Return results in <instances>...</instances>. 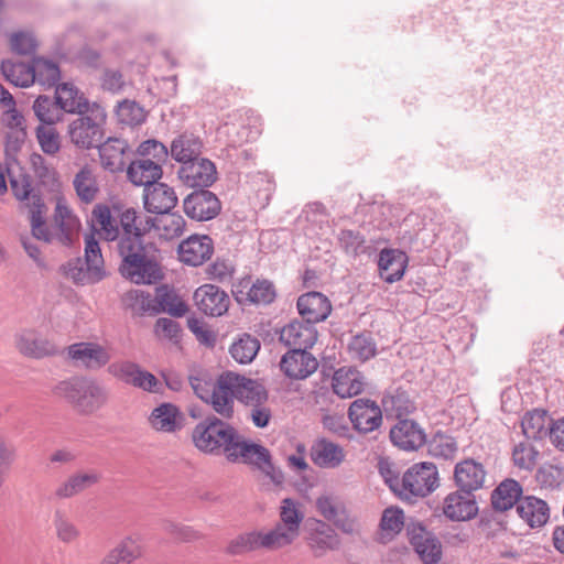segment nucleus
<instances>
[{
    "instance_id": "nucleus-1",
    "label": "nucleus",
    "mask_w": 564,
    "mask_h": 564,
    "mask_svg": "<svg viewBox=\"0 0 564 564\" xmlns=\"http://www.w3.org/2000/svg\"><path fill=\"white\" fill-rule=\"evenodd\" d=\"M93 217L99 225V236L109 242H116V250L122 260L145 251V228L138 223V212L131 207L98 204L93 209Z\"/></svg>"
},
{
    "instance_id": "nucleus-2",
    "label": "nucleus",
    "mask_w": 564,
    "mask_h": 564,
    "mask_svg": "<svg viewBox=\"0 0 564 564\" xmlns=\"http://www.w3.org/2000/svg\"><path fill=\"white\" fill-rule=\"evenodd\" d=\"M192 442L199 452L215 456L224 455L230 463H239L242 456L250 452L252 443L234 425L216 415H208L195 425Z\"/></svg>"
},
{
    "instance_id": "nucleus-3",
    "label": "nucleus",
    "mask_w": 564,
    "mask_h": 564,
    "mask_svg": "<svg viewBox=\"0 0 564 564\" xmlns=\"http://www.w3.org/2000/svg\"><path fill=\"white\" fill-rule=\"evenodd\" d=\"M54 393L65 399L79 414L90 415L108 401L105 387L87 377H73L58 382Z\"/></svg>"
},
{
    "instance_id": "nucleus-4",
    "label": "nucleus",
    "mask_w": 564,
    "mask_h": 564,
    "mask_svg": "<svg viewBox=\"0 0 564 564\" xmlns=\"http://www.w3.org/2000/svg\"><path fill=\"white\" fill-rule=\"evenodd\" d=\"M106 111L98 104L94 102L84 115H78L68 124L70 142L78 149L89 150L99 145L104 139V124Z\"/></svg>"
},
{
    "instance_id": "nucleus-5",
    "label": "nucleus",
    "mask_w": 564,
    "mask_h": 564,
    "mask_svg": "<svg viewBox=\"0 0 564 564\" xmlns=\"http://www.w3.org/2000/svg\"><path fill=\"white\" fill-rule=\"evenodd\" d=\"M438 487V471L430 462L412 465L401 477L399 498L415 501L432 494Z\"/></svg>"
},
{
    "instance_id": "nucleus-6",
    "label": "nucleus",
    "mask_w": 564,
    "mask_h": 564,
    "mask_svg": "<svg viewBox=\"0 0 564 564\" xmlns=\"http://www.w3.org/2000/svg\"><path fill=\"white\" fill-rule=\"evenodd\" d=\"M280 521L270 530L280 549L292 544L300 535L301 523L304 519L299 505L291 498H285L281 502Z\"/></svg>"
},
{
    "instance_id": "nucleus-7",
    "label": "nucleus",
    "mask_w": 564,
    "mask_h": 564,
    "mask_svg": "<svg viewBox=\"0 0 564 564\" xmlns=\"http://www.w3.org/2000/svg\"><path fill=\"white\" fill-rule=\"evenodd\" d=\"M409 542L423 564H437L442 558V543L422 523L411 521L405 525Z\"/></svg>"
},
{
    "instance_id": "nucleus-8",
    "label": "nucleus",
    "mask_w": 564,
    "mask_h": 564,
    "mask_svg": "<svg viewBox=\"0 0 564 564\" xmlns=\"http://www.w3.org/2000/svg\"><path fill=\"white\" fill-rule=\"evenodd\" d=\"M306 543L315 557L340 549L341 540L336 530L326 521L308 519L306 522Z\"/></svg>"
},
{
    "instance_id": "nucleus-9",
    "label": "nucleus",
    "mask_w": 564,
    "mask_h": 564,
    "mask_svg": "<svg viewBox=\"0 0 564 564\" xmlns=\"http://www.w3.org/2000/svg\"><path fill=\"white\" fill-rule=\"evenodd\" d=\"M184 213L193 220L214 219L221 210V203L216 194L207 188L194 189L183 200Z\"/></svg>"
},
{
    "instance_id": "nucleus-10",
    "label": "nucleus",
    "mask_w": 564,
    "mask_h": 564,
    "mask_svg": "<svg viewBox=\"0 0 564 564\" xmlns=\"http://www.w3.org/2000/svg\"><path fill=\"white\" fill-rule=\"evenodd\" d=\"M119 271L123 278L135 284H152L162 279L159 264L149 259L145 251L122 260Z\"/></svg>"
},
{
    "instance_id": "nucleus-11",
    "label": "nucleus",
    "mask_w": 564,
    "mask_h": 564,
    "mask_svg": "<svg viewBox=\"0 0 564 564\" xmlns=\"http://www.w3.org/2000/svg\"><path fill=\"white\" fill-rule=\"evenodd\" d=\"M348 417L356 431L367 434L381 426L382 409L371 399L359 398L349 405Z\"/></svg>"
},
{
    "instance_id": "nucleus-12",
    "label": "nucleus",
    "mask_w": 564,
    "mask_h": 564,
    "mask_svg": "<svg viewBox=\"0 0 564 564\" xmlns=\"http://www.w3.org/2000/svg\"><path fill=\"white\" fill-rule=\"evenodd\" d=\"M237 381V373L225 372L218 377L213 384L212 394L207 401L213 410L226 420L234 415L235 399V382Z\"/></svg>"
},
{
    "instance_id": "nucleus-13",
    "label": "nucleus",
    "mask_w": 564,
    "mask_h": 564,
    "mask_svg": "<svg viewBox=\"0 0 564 564\" xmlns=\"http://www.w3.org/2000/svg\"><path fill=\"white\" fill-rule=\"evenodd\" d=\"M67 356L76 365L88 370H98L111 359L108 349L95 341H80L68 346Z\"/></svg>"
},
{
    "instance_id": "nucleus-14",
    "label": "nucleus",
    "mask_w": 564,
    "mask_h": 564,
    "mask_svg": "<svg viewBox=\"0 0 564 564\" xmlns=\"http://www.w3.org/2000/svg\"><path fill=\"white\" fill-rule=\"evenodd\" d=\"M177 174L186 186L197 189L208 188L217 180L216 165L205 158L185 163L180 167Z\"/></svg>"
},
{
    "instance_id": "nucleus-15",
    "label": "nucleus",
    "mask_w": 564,
    "mask_h": 564,
    "mask_svg": "<svg viewBox=\"0 0 564 564\" xmlns=\"http://www.w3.org/2000/svg\"><path fill=\"white\" fill-rule=\"evenodd\" d=\"M315 507L326 521L332 522L343 533H356V521L350 518L344 503L337 498L328 495L319 496L315 501Z\"/></svg>"
},
{
    "instance_id": "nucleus-16",
    "label": "nucleus",
    "mask_w": 564,
    "mask_h": 564,
    "mask_svg": "<svg viewBox=\"0 0 564 564\" xmlns=\"http://www.w3.org/2000/svg\"><path fill=\"white\" fill-rule=\"evenodd\" d=\"M281 371L290 379L303 380L318 368L317 359L304 349H290L280 361Z\"/></svg>"
},
{
    "instance_id": "nucleus-17",
    "label": "nucleus",
    "mask_w": 564,
    "mask_h": 564,
    "mask_svg": "<svg viewBox=\"0 0 564 564\" xmlns=\"http://www.w3.org/2000/svg\"><path fill=\"white\" fill-rule=\"evenodd\" d=\"M197 308L207 316L218 317L227 313L230 304L228 294L214 284L200 285L194 292Z\"/></svg>"
},
{
    "instance_id": "nucleus-18",
    "label": "nucleus",
    "mask_w": 564,
    "mask_h": 564,
    "mask_svg": "<svg viewBox=\"0 0 564 564\" xmlns=\"http://www.w3.org/2000/svg\"><path fill=\"white\" fill-rule=\"evenodd\" d=\"M317 336L315 324L292 321L281 329L279 339L290 349L308 350L315 345Z\"/></svg>"
},
{
    "instance_id": "nucleus-19",
    "label": "nucleus",
    "mask_w": 564,
    "mask_h": 564,
    "mask_svg": "<svg viewBox=\"0 0 564 564\" xmlns=\"http://www.w3.org/2000/svg\"><path fill=\"white\" fill-rule=\"evenodd\" d=\"M390 440L400 449L412 452L425 444L426 434L414 420L401 419L391 427Z\"/></svg>"
},
{
    "instance_id": "nucleus-20",
    "label": "nucleus",
    "mask_w": 564,
    "mask_h": 564,
    "mask_svg": "<svg viewBox=\"0 0 564 564\" xmlns=\"http://www.w3.org/2000/svg\"><path fill=\"white\" fill-rule=\"evenodd\" d=\"M232 293L239 303L248 302L257 305H269L276 297L273 282L267 279H258L251 285L249 280H242Z\"/></svg>"
},
{
    "instance_id": "nucleus-21",
    "label": "nucleus",
    "mask_w": 564,
    "mask_h": 564,
    "mask_svg": "<svg viewBox=\"0 0 564 564\" xmlns=\"http://www.w3.org/2000/svg\"><path fill=\"white\" fill-rule=\"evenodd\" d=\"M15 347L25 357L42 359L58 352L57 347L34 329H22L14 336Z\"/></svg>"
},
{
    "instance_id": "nucleus-22",
    "label": "nucleus",
    "mask_w": 564,
    "mask_h": 564,
    "mask_svg": "<svg viewBox=\"0 0 564 564\" xmlns=\"http://www.w3.org/2000/svg\"><path fill=\"white\" fill-rule=\"evenodd\" d=\"M487 471L484 465L473 458H466L456 464L454 481L465 494H473L484 487Z\"/></svg>"
},
{
    "instance_id": "nucleus-23",
    "label": "nucleus",
    "mask_w": 564,
    "mask_h": 564,
    "mask_svg": "<svg viewBox=\"0 0 564 564\" xmlns=\"http://www.w3.org/2000/svg\"><path fill=\"white\" fill-rule=\"evenodd\" d=\"M143 204L151 214H169L177 204L174 188L167 184L156 182L143 191Z\"/></svg>"
},
{
    "instance_id": "nucleus-24",
    "label": "nucleus",
    "mask_w": 564,
    "mask_h": 564,
    "mask_svg": "<svg viewBox=\"0 0 564 564\" xmlns=\"http://www.w3.org/2000/svg\"><path fill=\"white\" fill-rule=\"evenodd\" d=\"M214 252L210 237L193 235L178 246V257L182 262L197 267L207 261Z\"/></svg>"
},
{
    "instance_id": "nucleus-25",
    "label": "nucleus",
    "mask_w": 564,
    "mask_h": 564,
    "mask_svg": "<svg viewBox=\"0 0 564 564\" xmlns=\"http://www.w3.org/2000/svg\"><path fill=\"white\" fill-rule=\"evenodd\" d=\"M296 307L302 318L313 324L325 321L332 312L328 297L316 291L302 294L297 299Z\"/></svg>"
},
{
    "instance_id": "nucleus-26",
    "label": "nucleus",
    "mask_w": 564,
    "mask_h": 564,
    "mask_svg": "<svg viewBox=\"0 0 564 564\" xmlns=\"http://www.w3.org/2000/svg\"><path fill=\"white\" fill-rule=\"evenodd\" d=\"M259 549L269 551L280 550L270 531H251L240 534L236 539L231 540L227 546V552L231 555H239Z\"/></svg>"
},
{
    "instance_id": "nucleus-27",
    "label": "nucleus",
    "mask_w": 564,
    "mask_h": 564,
    "mask_svg": "<svg viewBox=\"0 0 564 564\" xmlns=\"http://www.w3.org/2000/svg\"><path fill=\"white\" fill-rule=\"evenodd\" d=\"M444 514L453 521H466L475 518L478 507L473 494L451 492L443 503Z\"/></svg>"
},
{
    "instance_id": "nucleus-28",
    "label": "nucleus",
    "mask_w": 564,
    "mask_h": 564,
    "mask_svg": "<svg viewBox=\"0 0 564 564\" xmlns=\"http://www.w3.org/2000/svg\"><path fill=\"white\" fill-rule=\"evenodd\" d=\"M184 414L173 403H162L154 408L149 416L151 426L163 433H176L184 426Z\"/></svg>"
},
{
    "instance_id": "nucleus-29",
    "label": "nucleus",
    "mask_w": 564,
    "mask_h": 564,
    "mask_svg": "<svg viewBox=\"0 0 564 564\" xmlns=\"http://www.w3.org/2000/svg\"><path fill=\"white\" fill-rule=\"evenodd\" d=\"M382 409L387 414L394 415L398 420L406 416L416 410L415 402L409 392L402 387H389L381 399Z\"/></svg>"
},
{
    "instance_id": "nucleus-30",
    "label": "nucleus",
    "mask_w": 564,
    "mask_h": 564,
    "mask_svg": "<svg viewBox=\"0 0 564 564\" xmlns=\"http://www.w3.org/2000/svg\"><path fill=\"white\" fill-rule=\"evenodd\" d=\"M162 165L150 158L142 156L127 167V176L137 186L150 187L162 177Z\"/></svg>"
},
{
    "instance_id": "nucleus-31",
    "label": "nucleus",
    "mask_w": 564,
    "mask_h": 564,
    "mask_svg": "<svg viewBox=\"0 0 564 564\" xmlns=\"http://www.w3.org/2000/svg\"><path fill=\"white\" fill-rule=\"evenodd\" d=\"M408 257L394 249H383L379 253L378 268L380 278L387 283L400 281L405 272Z\"/></svg>"
},
{
    "instance_id": "nucleus-32",
    "label": "nucleus",
    "mask_w": 564,
    "mask_h": 564,
    "mask_svg": "<svg viewBox=\"0 0 564 564\" xmlns=\"http://www.w3.org/2000/svg\"><path fill=\"white\" fill-rule=\"evenodd\" d=\"M102 167L111 173L122 172L126 166L124 154L128 143L119 138H108L97 145Z\"/></svg>"
},
{
    "instance_id": "nucleus-33",
    "label": "nucleus",
    "mask_w": 564,
    "mask_h": 564,
    "mask_svg": "<svg viewBox=\"0 0 564 564\" xmlns=\"http://www.w3.org/2000/svg\"><path fill=\"white\" fill-rule=\"evenodd\" d=\"M251 447H253L254 449L251 448L250 452L247 453V455L242 456L239 463L252 465L256 468L260 469L275 485L283 484L284 474L279 467H275L273 465L271 460L270 451L264 446L253 442L251 443Z\"/></svg>"
},
{
    "instance_id": "nucleus-34",
    "label": "nucleus",
    "mask_w": 564,
    "mask_h": 564,
    "mask_svg": "<svg viewBox=\"0 0 564 564\" xmlns=\"http://www.w3.org/2000/svg\"><path fill=\"white\" fill-rule=\"evenodd\" d=\"M311 459L321 468H337L345 460V451L340 445L321 438L311 447Z\"/></svg>"
},
{
    "instance_id": "nucleus-35",
    "label": "nucleus",
    "mask_w": 564,
    "mask_h": 564,
    "mask_svg": "<svg viewBox=\"0 0 564 564\" xmlns=\"http://www.w3.org/2000/svg\"><path fill=\"white\" fill-rule=\"evenodd\" d=\"M520 518L531 528L544 525L550 518L547 503L534 496L523 497L517 505Z\"/></svg>"
},
{
    "instance_id": "nucleus-36",
    "label": "nucleus",
    "mask_w": 564,
    "mask_h": 564,
    "mask_svg": "<svg viewBox=\"0 0 564 564\" xmlns=\"http://www.w3.org/2000/svg\"><path fill=\"white\" fill-rule=\"evenodd\" d=\"M54 98L58 102L62 112L84 115L91 106L89 100L69 83L57 85Z\"/></svg>"
},
{
    "instance_id": "nucleus-37",
    "label": "nucleus",
    "mask_w": 564,
    "mask_h": 564,
    "mask_svg": "<svg viewBox=\"0 0 564 564\" xmlns=\"http://www.w3.org/2000/svg\"><path fill=\"white\" fill-rule=\"evenodd\" d=\"M365 377L356 369L340 368L333 377V390L340 398H351L365 389Z\"/></svg>"
},
{
    "instance_id": "nucleus-38",
    "label": "nucleus",
    "mask_w": 564,
    "mask_h": 564,
    "mask_svg": "<svg viewBox=\"0 0 564 564\" xmlns=\"http://www.w3.org/2000/svg\"><path fill=\"white\" fill-rule=\"evenodd\" d=\"M203 149V141L199 137L193 133H182L177 135L171 144L172 158L185 165V163L193 162L200 156Z\"/></svg>"
},
{
    "instance_id": "nucleus-39",
    "label": "nucleus",
    "mask_w": 564,
    "mask_h": 564,
    "mask_svg": "<svg viewBox=\"0 0 564 564\" xmlns=\"http://www.w3.org/2000/svg\"><path fill=\"white\" fill-rule=\"evenodd\" d=\"M522 487L514 479H505L491 494V506L496 511H507L522 499Z\"/></svg>"
},
{
    "instance_id": "nucleus-40",
    "label": "nucleus",
    "mask_w": 564,
    "mask_h": 564,
    "mask_svg": "<svg viewBox=\"0 0 564 564\" xmlns=\"http://www.w3.org/2000/svg\"><path fill=\"white\" fill-rule=\"evenodd\" d=\"M547 413L544 410H533L527 412L521 420L522 434L527 440L541 441L550 436V426Z\"/></svg>"
},
{
    "instance_id": "nucleus-41",
    "label": "nucleus",
    "mask_w": 564,
    "mask_h": 564,
    "mask_svg": "<svg viewBox=\"0 0 564 564\" xmlns=\"http://www.w3.org/2000/svg\"><path fill=\"white\" fill-rule=\"evenodd\" d=\"M235 392L237 399L247 405L263 404L268 400V392L260 382L240 375H237Z\"/></svg>"
},
{
    "instance_id": "nucleus-42",
    "label": "nucleus",
    "mask_w": 564,
    "mask_h": 564,
    "mask_svg": "<svg viewBox=\"0 0 564 564\" xmlns=\"http://www.w3.org/2000/svg\"><path fill=\"white\" fill-rule=\"evenodd\" d=\"M85 262L91 282H98L106 276L101 249L94 234L85 237Z\"/></svg>"
},
{
    "instance_id": "nucleus-43",
    "label": "nucleus",
    "mask_w": 564,
    "mask_h": 564,
    "mask_svg": "<svg viewBox=\"0 0 564 564\" xmlns=\"http://www.w3.org/2000/svg\"><path fill=\"white\" fill-rule=\"evenodd\" d=\"M141 555L142 547L139 541L126 538L107 553L100 564H131Z\"/></svg>"
},
{
    "instance_id": "nucleus-44",
    "label": "nucleus",
    "mask_w": 564,
    "mask_h": 564,
    "mask_svg": "<svg viewBox=\"0 0 564 564\" xmlns=\"http://www.w3.org/2000/svg\"><path fill=\"white\" fill-rule=\"evenodd\" d=\"M53 527L57 540L64 544H74L82 536L80 529L64 510L54 511Z\"/></svg>"
},
{
    "instance_id": "nucleus-45",
    "label": "nucleus",
    "mask_w": 564,
    "mask_h": 564,
    "mask_svg": "<svg viewBox=\"0 0 564 564\" xmlns=\"http://www.w3.org/2000/svg\"><path fill=\"white\" fill-rule=\"evenodd\" d=\"M32 109L40 124L54 126L63 118V112L54 97L40 95L33 102Z\"/></svg>"
},
{
    "instance_id": "nucleus-46",
    "label": "nucleus",
    "mask_w": 564,
    "mask_h": 564,
    "mask_svg": "<svg viewBox=\"0 0 564 564\" xmlns=\"http://www.w3.org/2000/svg\"><path fill=\"white\" fill-rule=\"evenodd\" d=\"M1 72L4 78L17 87H28L34 83L32 64L7 59L1 63Z\"/></svg>"
},
{
    "instance_id": "nucleus-47",
    "label": "nucleus",
    "mask_w": 564,
    "mask_h": 564,
    "mask_svg": "<svg viewBox=\"0 0 564 564\" xmlns=\"http://www.w3.org/2000/svg\"><path fill=\"white\" fill-rule=\"evenodd\" d=\"M123 303L137 315H154L160 312L156 299L141 290H131L123 296Z\"/></svg>"
},
{
    "instance_id": "nucleus-48",
    "label": "nucleus",
    "mask_w": 564,
    "mask_h": 564,
    "mask_svg": "<svg viewBox=\"0 0 564 564\" xmlns=\"http://www.w3.org/2000/svg\"><path fill=\"white\" fill-rule=\"evenodd\" d=\"M98 481L96 474H76L61 484L55 490V497L58 499L72 498L85 489L91 487Z\"/></svg>"
},
{
    "instance_id": "nucleus-49",
    "label": "nucleus",
    "mask_w": 564,
    "mask_h": 564,
    "mask_svg": "<svg viewBox=\"0 0 564 564\" xmlns=\"http://www.w3.org/2000/svg\"><path fill=\"white\" fill-rule=\"evenodd\" d=\"M32 73L34 74V83L37 82L48 88L57 86L61 79L58 65L43 57H36L32 61Z\"/></svg>"
},
{
    "instance_id": "nucleus-50",
    "label": "nucleus",
    "mask_w": 564,
    "mask_h": 564,
    "mask_svg": "<svg viewBox=\"0 0 564 564\" xmlns=\"http://www.w3.org/2000/svg\"><path fill=\"white\" fill-rule=\"evenodd\" d=\"M529 441L525 438V441L514 444L511 453L513 465L525 471H532L535 468L540 456L539 449Z\"/></svg>"
},
{
    "instance_id": "nucleus-51",
    "label": "nucleus",
    "mask_w": 564,
    "mask_h": 564,
    "mask_svg": "<svg viewBox=\"0 0 564 564\" xmlns=\"http://www.w3.org/2000/svg\"><path fill=\"white\" fill-rule=\"evenodd\" d=\"M44 209L45 205L42 202L40 195H33L32 205L30 207L32 237L44 242H51L52 235L43 217Z\"/></svg>"
},
{
    "instance_id": "nucleus-52",
    "label": "nucleus",
    "mask_w": 564,
    "mask_h": 564,
    "mask_svg": "<svg viewBox=\"0 0 564 564\" xmlns=\"http://www.w3.org/2000/svg\"><path fill=\"white\" fill-rule=\"evenodd\" d=\"M404 527V513L400 508H387L380 520L381 542L391 541Z\"/></svg>"
},
{
    "instance_id": "nucleus-53",
    "label": "nucleus",
    "mask_w": 564,
    "mask_h": 564,
    "mask_svg": "<svg viewBox=\"0 0 564 564\" xmlns=\"http://www.w3.org/2000/svg\"><path fill=\"white\" fill-rule=\"evenodd\" d=\"M74 188L79 199L86 204L91 203L98 193L95 177L88 166L82 167L73 181Z\"/></svg>"
},
{
    "instance_id": "nucleus-54",
    "label": "nucleus",
    "mask_w": 564,
    "mask_h": 564,
    "mask_svg": "<svg viewBox=\"0 0 564 564\" xmlns=\"http://www.w3.org/2000/svg\"><path fill=\"white\" fill-rule=\"evenodd\" d=\"M352 358L365 362L377 355V345L370 333L354 336L348 345Z\"/></svg>"
},
{
    "instance_id": "nucleus-55",
    "label": "nucleus",
    "mask_w": 564,
    "mask_h": 564,
    "mask_svg": "<svg viewBox=\"0 0 564 564\" xmlns=\"http://www.w3.org/2000/svg\"><path fill=\"white\" fill-rule=\"evenodd\" d=\"M260 349V341L251 335L245 334L239 340L230 346L231 357L239 364H249L257 356Z\"/></svg>"
},
{
    "instance_id": "nucleus-56",
    "label": "nucleus",
    "mask_w": 564,
    "mask_h": 564,
    "mask_svg": "<svg viewBox=\"0 0 564 564\" xmlns=\"http://www.w3.org/2000/svg\"><path fill=\"white\" fill-rule=\"evenodd\" d=\"M37 143L46 155H56L62 148V138L54 126L39 124L35 128Z\"/></svg>"
},
{
    "instance_id": "nucleus-57",
    "label": "nucleus",
    "mask_w": 564,
    "mask_h": 564,
    "mask_svg": "<svg viewBox=\"0 0 564 564\" xmlns=\"http://www.w3.org/2000/svg\"><path fill=\"white\" fill-rule=\"evenodd\" d=\"M158 308L166 312L174 317H182L186 314L188 307L186 303L172 290L162 288L156 297Z\"/></svg>"
},
{
    "instance_id": "nucleus-58",
    "label": "nucleus",
    "mask_w": 564,
    "mask_h": 564,
    "mask_svg": "<svg viewBox=\"0 0 564 564\" xmlns=\"http://www.w3.org/2000/svg\"><path fill=\"white\" fill-rule=\"evenodd\" d=\"M117 116L121 123L138 126L145 121L143 108L135 101L123 100L117 107Z\"/></svg>"
},
{
    "instance_id": "nucleus-59",
    "label": "nucleus",
    "mask_w": 564,
    "mask_h": 564,
    "mask_svg": "<svg viewBox=\"0 0 564 564\" xmlns=\"http://www.w3.org/2000/svg\"><path fill=\"white\" fill-rule=\"evenodd\" d=\"M338 242L347 254L356 257L364 252L366 240L359 231L343 229L338 234Z\"/></svg>"
},
{
    "instance_id": "nucleus-60",
    "label": "nucleus",
    "mask_w": 564,
    "mask_h": 564,
    "mask_svg": "<svg viewBox=\"0 0 564 564\" xmlns=\"http://www.w3.org/2000/svg\"><path fill=\"white\" fill-rule=\"evenodd\" d=\"M8 176L10 182L11 192L18 200L31 199L32 194V182L30 175L20 172L14 174L11 170H8Z\"/></svg>"
},
{
    "instance_id": "nucleus-61",
    "label": "nucleus",
    "mask_w": 564,
    "mask_h": 564,
    "mask_svg": "<svg viewBox=\"0 0 564 564\" xmlns=\"http://www.w3.org/2000/svg\"><path fill=\"white\" fill-rule=\"evenodd\" d=\"M163 530L178 542H194L203 536L202 533L194 528L173 521H164Z\"/></svg>"
},
{
    "instance_id": "nucleus-62",
    "label": "nucleus",
    "mask_w": 564,
    "mask_h": 564,
    "mask_svg": "<svg viewBox=\"0 0 564 564\" xmlns=\"http://www.w3.org/2000/svg\"><path fill=\"white\" fill-rule=\"evenodd\" d=\"M141 370L140 366L135 362L123 360L116 361L108 366L107 371L115 378L132 386V380Z\"/></svg>"
},
{
    "instance_id": "nucleus-63",
    "label": "nucleus",
    "mask_w": 564,
    "mask_h": 564,
    "mask_svg": "<svg viewBox=\"0 0 564 564\" xmlns=\"http://www.w3.org/2000/svg\"><path fill=\"white\" fill-rule=\"evenodd\" d=\"M457 452V443L454 437L448 435H435L431 444V453L436 457L451 459Z\"/></svg>"
},
{
    "instance_id": "nucleus-64",
    "label": "nucleus",
    "mask_w": 564,
    "mask_h": 564,
    "mask_svg": "<svg viewBox=\"0 0 564 564\" xmlns=\"http://www.w3.org/2000/svg\"><path fill=\"white\" fill-rule=\"evenodd\" d=\"M11 50L19 55H31L36 51L37 43L33 34L17 32L10 39Z\"/></svg>"
}]
</instances>
